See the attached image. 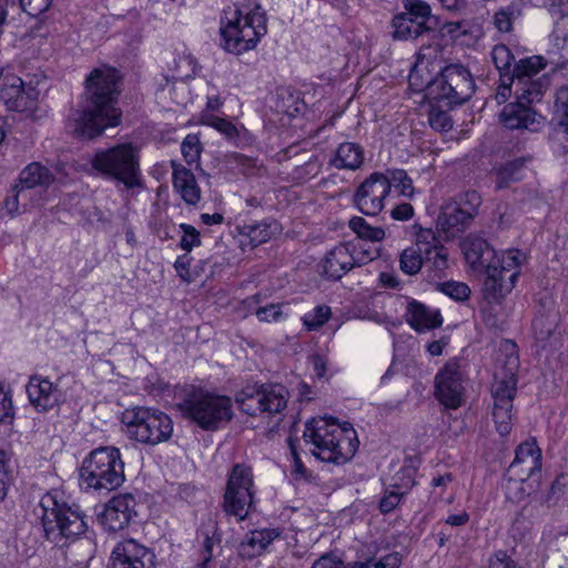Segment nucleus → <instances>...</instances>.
I'll list each match as a JSON object with an SVG mask.
<instances>
[{
    "label": "nucleus",
    "instance_id": "47",
    "mask_svg": "<svg viewBox=\"0 0 568 568\" xmlns=\"http://www.w3.org/2000/svg\"><path fill=\"white\" fill-rule=\"evenodd\" d=\"M180 229L183 231L180 242L182 250L190 252L193 247L201 245L200 232L194 226L182 223Z\"/></svg>",
    "mask_w": 568,
    "mask_h": 568
},
{
    "label": "nucleus",
    "instance_id": "3",
    "mask_svg": "<svg viewBox=\"0 0 568 568\" xmlns=\"http://www.w3.org/2000/svg\"><path fill=\"white\" fill-rule=\"evenodd\" d=\"M266 32L265 12L256 3L236 8L226 24L221 28L224 49L234 54L254 49Z\"/></svg>",
    "mask_w": 568,
    "mask_h": 568
},
{
    "label": "nucleus",
    "instance_id": "56",
    "mask_svg": "<svg viewBox=\"0 0 568 568\" xmlns=\"http://www.w3.org/2000/svg\"><path fill=\"white\" fill-rule=\"evenodd\" d=\"M343 561L333 554H325L313 564L312 568H342Z\"/></svg>",
    "mask_w": 568,
    "mask_h": 568
},
{
    "label": "nucleus",
    "instance_id": "10",
    "mask_svg": "<svg viewBox=\"0 0 568 568\" xmlns=\"http://www.w3.org/2000/svg\"><path fill=\"white\" fill-rule=\"evenodd\" d=\"M481 196L475 190L465 191L449 199L440 206L436 227L445 240L454 239L465 232L478 214Z\"/></svg>",
    "mask_w": 568,
    "mask_h": 568
},
{
    "label": "nucleus",
    "instance_id": "58",
    "mask_svg": "<svg viewBox=\"0 0 568 568\" xmlns=\"http://www.w3.org/2000/svg\"><path fill=\"white\" fill-rule=\"evenodd\" d=\"M495 27L501 32H508L511 29V14L505 10L498 11L494 17Z\"/></svg>",
    "mask_w": 568,
    "mask_h": 568
},
{
    "label": "nucleus",
    "instance_id": "21",
    "mask_svg": "<svg viewBox=\"0 0 568 568\" xmlns=\"http://www.w3.org/2000/svg\"><path fill=\"white\" fill-rule=\"evenodd\" d=\"M32 90L23 89L21 78L12 73H2L0 75V102L10 111L23 112L34 106L31 98Z\"/></svg>",
    "mask_w": 568,
    "mask_h": 568
},
{
    "label": "nucleus",
    "instance_id": "41",
    "mask_svg": "<svg viewBox=\"0 0 568 568\" xmlns=\"http://www.w3.org/2000/svg\"><path fill=\"white\" fill-rule=\"evenodd\" d=\"M181 151L187 164L196 163L202 151L201 142L197 135L187 134L182 141Z\"/></svg>",
    "mask_w": 568,
    "mask_h": 568
},
{
    "label": "nucleus",
    "instance_id": "24",
    "mask_svg": "<svg viewBox=\"0 0 568 568\" xmlns=\"http://www.w3.org/2000/svg\"><path fill=\"white\" fill-rule=\"evenodd\" d=\"M173 186L180 193L183 201L190 205H196L201 200V190L191 170L171 162Z\"/></svg>",
    "mask_w": 568,
    "mask_h": 568
},
{
    "label": "nucleus",
    "instance_id": "64",
    "mask_svg": "<svg viewBox=\"0 0 568 568\" xmlns=\"http://www.w3.org/2000/svg\"><path fill=\"white\" fill-rule=\"evenodd\" d=\"M497 215V223L500 227H507L514 221V214L507 205H498Z\"/></svg>",
    "mask_w": 568,
    "mask_h": 568
},
{
    "label": "nucleus",
    "instance_id": "6",
    "mask_svg": "<svg viewBox=\"0 0 568 568\" xmlns=\"http://www.w3.org/2000/svg\"><path fill=\"white\" fill-rule=\"evenodd\" d=\"M91 165L102 175L123 183L126 189L142 186L139 151L131 143L98 151Z\"/></svg>",
    "mask_w": 568,
    "mask_h": 568
},
{
    "label": "nucleus",
    "instance_id": "40",
    "mask_svg": "<svg viewBox=\"0 0 568 568\" xmlns=\"http://www.w3.org/2000/svg\"><path fill=\"white\" fill-rule=\"evenodd\" d=\"M550 142L555 151L568 152V121H552Z\"/></svg>",
    "mask_w": 568,
    "mask_h": 568
},
{
    "label": "nucleus",
    "instance_id": "33",
    "mask_svg": "<svg viewBox=\"0 0 568 568\" xmlns=\"http://www.w3.org/2000/svg\"><path fill=\"white\" fill-rule=\"evenodd\" d=\"M521 464H526L529 469L541 468V452L536 442H525L517 447L509 471H516Z\"/></svg>",
    "mask_w": 568,
    "mask_h": 568
},
{
    "label": "nucleus",
    "instance_id": "22",
    "mask_svg": "<svg viewBox=\"0 0 568 568\" xmlns=\"http://www.w3.org/2000/svg\"><path fill=\"white\" fill-rule=\"evenodd\" d=\"M281 535L277 528L255 529L247 532L239 545V555L245 559L261 556Z\"/></svg>",
    "mask_w": 568,
    "mask_h": 568
},
{
    "label": "nucleus",
    "instance_id": "8",
    "mask_svg": "<svg viewBox=\"0 0 568 568\" xmlns=\"http://www.w3.org/2000/svg\"><path fill=\"white\" fill-rule=\"evenodd\" d=\"M122 423L130 438L151 446L169 440L173 433L172 419L163 412L148 407L126 409Z\"/></svg>",
    "mask_w": 568,
    "mask_h": 568
},
{
    "label": "nucleus",
    "instance_id": "2",
    "mask_svg": "<svg viewBox=\"0 0 568 568\" xmlns=\"http://www.w3.org/2000/svg\"><path fill=\"white\" fill-rule=\"evenodd\" d=\"M303 437L313 444L311 452L316 458L334 464L352 459L359 444L349 423L338 424L332 417L312 418L305 425Z\"/></svg>",
    "mask_w": 568,
    "mask_h": 568
},
{
    "label": "nucleus",
    "instance_id": "37",
    "mask_svg": "<svg viewBox=\"0 0 568 568\" xmlns=\"http://www.w3.org/2000/svg\"><path fill=\"white\" fill-rule=\"evenodd\" d=\"M172 70L173 80H184L193 78L197 71V62L191 54H179L174 59V67Z\"/></svg>",
    "mask_w": 568,
    "mask_h": 568
},
{
    "label": "nucleus",
    "instance_id": "23",
    "mask_svg": "<svg viewBox=\"0 0 568 568\" xmlns=\"http://www.w3.org/2000/svg\"><path fill=\"white\" fill-rule=\"evenodd\" d=\"M30 403L39 410L47 412L53 408L59 400L58 389L47 379L38 376L30 378L27 385Z\"/></svg>",
    "mask_w": 568,
    "mask_h": 568
},
{
    "label": "nucleus",
    "instance_id": "46",
    "mask_svg": "<svg viewBox=\"0 0 568 568\" xmlns=\"http://www.w3.org/2000/svg\"><path fill=\"white\" fill-rule=\"evenodd\" d=\"M438 288L444 294L448 295L449 297L456 300V301H464L468 298L470 294L469 287L462 282H445L438 284Z\"/></svg>",
    "mask_w": 568,
    "mask_h": 568
},
{
    "label": "nucleus",
    "instance_id": "27",
    "mask_svg": "<svg viewBox=\"0 0 568 568\" xmlns=\"http://www.w3.org/2000/svg\"><path fill=\"white\" fill-rule=\"evenodd\" d=\"M511 85L515 88L517 100L530 104L542 99L550 85V79L547 74L537 78H521L514 80Z\"/></svg>",
    "mask_w": 568,
    "mask_h": 568
},
{
    "label": "nucleus",
    "instance_id": "14",
    "mask_svg": "<svg viewBox=\"0 0 568 568\" xmlns=\"http://www.w3.org/2000/svg\"><path fill=\"white\" fill-rule=\"evenodd\" d=\"M388 195L389 182L386 175L374 172L357 187L354 194V203L365 215L375 216L384 209V201Z\"/></svg>",
    "mask_w": 568,
    "mask_h": 568
},
{
    "label": "nucleus",
    "instance_id": "53",
    "mask_svg": "<svg viewBox=\"0 0 568 568\" xmlns=\"http://www.w3.org/2000/svg\"><path fill=\"white\" fill-rule=\"evenodd\" d=\"M257 318L262 322H277L283 317L281 306L277 304H271L264 307H258L255 312Z\"/></svg>",
    "mask_w": 568,
    "mask_h": 568
},
{
    "label": "nucleus",
    "instance_id": "54",
    "mask_svg": "<svg viewBox=\"0 0 568 568\" xmlns=\"http://www.w3.org/2000/svg\"><path fill=\"white\" fill-rule=\"evenodd\" d=\"M404 495L405 493H399L395 490L387 493L379 501V510L383 514L390 513L398 506Z\"/></svg>",
    "mask_w": 568,
    "mask_h": 568
},
{
    "label": "nucleus",
    "instance_id": "32",
    "mask_svg": "<svg viewBox=\"0 0 568 568\" xmlns=\"http://www.w3.org/2000/svg\"><path fill=\"white\" fill-rule=\"evenodd\" d=\"M526 162V158H518L496 169V189H507L511 183L520 181L525 175Z\"/></svg>",
    "mask_w": 568,
    "mask_h": 568
},
{
    "label": "nucleus",
    "instance_id": "49",
    "mask_svg": "<svg viewBox=\"0 0 568 568\" xmlns=\"http://www.w3.org/2000/svg\"><path fill=\"white\" fill-rule=\"evenodd\" d=\"M428 122L437 131H448L453 125L448 113L435 106H432L429 111Z\"/></svg>",
    "mask_w": 568,
    "mask_h": 568
},
{
    "label": "nucleus",
    "instance_id": "62",
    "mask_svg": "<svg viewBox=\"0 0 568 568\" xmlns=\"http://www.w3.org/2000/svg\"><path fill=\"white\" fill-rule=\"evenodd\" d=\"M19 13L17 0H0V28L7 20L9 13Z\"/></svg>",
    "mask_w": 568,
    "mask_h": 568
},
{
    "label": "nucleus",
    "instance_id": "13",
    "mask_svg": "<svg viewBox=\"0 0 568 568\" xmlns=\"http://www.w3.org/2000/svg\"><path fill=\"white\" fill-rule=\"evenodd\" d=\"M523 260L524 255L518 250H508L495 263L488 264L484 281L486 298L497 301L514 288Z\"/></svg>",
    "mask_w": 568,
    "mask_h": 568
},
{
    "label": "nucleus",
    "instance_id": "1",
    "mask_svg": "<svg viewBox=\"0 0 568 568\" xmlns=\"http://www.w3.org/2000/svg\"><path fill=\"white\" fill-rule=\"evenodd\" d=\"M119 73L114 68L103 67L91 71L85 80V101L82 110L70 115L68 128L79 138L94 139L106 128L119 125L122 112L115 108Z\"/></svg>",
    "mask_w": 568,
    "mask_h": 568
},
{
    "label": "nucleus",
    "instance_id": "57",
    "mask_svg": "<svg viewBox=\"0 0 568 568\" xmlns=\"http://www.w3.org/2000/svg\"><path fill=\"white\" fill-rule=\"evenodd\" d=\"M400 557L398 554H389L382 559L374 561L371 560V568H399Z\"/></svg>",
    "mask_w": 568,
    "mask_h": 568
},
{
    "label": "nucleus",
    "instance_id": "12",
    "mask_svg": "<svg viewBox=\"0 0 568 568\" xmlns=\"http://www.w3.org/2000/svg\"><path fill=\"white\" fill-rule=\"evenodd\" d=\"M288 392L281 384H270L244 388L236 397L242 412L250 416L278 414L287 405Z\"/></svg>",
    "mask_w": 568,
    "mask_h": 568
},
{
    "label": "nucleus",
    "instance_id": "63",
    "mask_svg": "<svg viewBox=\"0 0 568 568\" xmlns=\"http://www.w3.org/2000/svg\"><path fill=\"white\" fill-rule=\"evenodd\" d=\"M489 568H519L505 552H498L490 559Z\"/></svg>",
    "mask_w": 568,
    "mask_h": 568
},
{
    "label": "nucleus",
    "instance_id": "61",
    "mask_svg": "<svg viewBox=\"0 0 568 568\" xmlns=\"http://www.w3.org/2000/svg\"><path fill=\"white\" fill-rule=\"evenodd\" d=\"M390 215L394 220L407 221L414 215V209L409 203H402L392 210Z\"/></svg>",
    "mask_w": 568,
    "mask_h": 568
},
{
    "label": "nucleus",
    "instance_id": "19",
    "mask_svg": "<svg viewBox=\"0 0 568 568\" xmlns=\"http://www.w3.org/2000/svg\"><path fill=\"white\" fill-rule=\"evenodd\" d=\"M499 118L500 122L510 130L537 132L545 124V118L521 101L506 104Z\"/></svg>",
    "mask_w": 568,
    "mask_h": 568
},
{
    "label": "nucleus",
    "instance_id": "30",
    "mask_svg": "<svg viewBox=\"0 0 568 568\" xmlns=\"http://www.w3.org/2000/svg\"><path fill=\"white\" fill-rule=\"evenodd\" d=\"M364 162L363 148L353 142H344L339 144L335 152V156L331 160V164L339 170H357Z\"/></svg>",
    "mask_w": 568,
    "mask_h": 568
},
{
    "label": "nucleus",
    "instance_id": "31",
    "mask_svg": "<svg viewBox=\"0 0 568 568\" xmlns=\"http://www.w3.org/2000/svg\"><path fill=\"white\" fill-rule=\"evenodd\" d=\"M54 181L52 172L40 164L39 162H32L27 165L19 175V183L23 190L33 189L36 186H49Z\"/></svg>",
    "mask_w": 568,
    "mask_h": 568
},
{
    "label": "nucleus",
    "instance_id": "28",
    "mask_svg": "<svg viewBox=\"0 0 568 568\" xmlns=\"http://www.w3.org/2000/svg\"><path fill=\"white\" fill-rule=\"evenodd\" d=\"M406 321L417 332L439 327L443 323L439 311L430 310L416 301L408 304Z\"/></svg>",
    "mask_w": 568,
    "mask_h": 568
},
{
    "label": "nucleus",
    "instance_id": "26",
    "mask_svg": "<svg viewBox=\"0 0 568 568\" xmlns=\"http://www.w3.org/2000/svg\"><path fill=\"white\" fill-rule=\"evenodd\" d=\"M466 261L473 267H485L488 273V264L495 258V252L488 242L481 237L469 235L462 244Z\"/></svg>",
    "mask_w": 568,
    "mask_h": 568
},
{
    "label": "nucleus",
    "instance_id": "16",
    "mask_svg": "<svg viewBox=\"0 0 568 568\" xmlns=\"http://www.w3.org/2000/svg\"><path fill=\"white\" fill-rule=\"evenodd\" d=\"M154 552L134 539L116 544L111 554L110 568H154Z\"/></svg>",
    "mask_w": 568,
    "mask_h": 568
},
{
    "label": "nucleus",
    "instance_id": "52",
    "mask_svg": "<svg viewBox=\"0 0 568 568\" xmlns=\"http://www.w3.org/2000/svg\"><path fill=\"white\" fill-rule=\"evenodd\" d=\"M246 229L247 235L255 245L265 243L271 237V231L266 224L247 225Z\"/></svg>",
    "mask_w": 568,
    "mask_h": 568
},
{
    "label": "nucleus",
    "instance_id": "29",
    "mask_svg": "<svg viewBox=\"0 0 568 568\" xmlns=\"http://www.w3.org/2000/svg\"><path fill=\"white\" fill-rule=\"evenodd\" d=\"M392 28L393 39L399 41L415 40L433 30L430 26H425L424 22L414 21L412 17L402 12L394 16L392 20Z\"/></svg>",
    "mask_w": 568,
    "mask_h": 568
},
{
    "label": "nucleus",
    "instance_id": "38",
    "mask_svg": "<svg viewBox=\"0 0 568 568\" xmlns=\"http://www.w3.org/2000/svg\"><path fill=\"white\" fill-rule=\"evenodd\" d=\"M404 14L412 17L414 21L424 22L428 26L432 18V8L424 0H402Z\"/></svg>",
    "mask_w": 568,
    "mask_h": 568
},
{
    "label": "nucleus",
    "instance_id": "34",
    "mask_svg": "<svg viewBox=\"0 0 568 568\" xmlns=\"http://www.w3.org/2000/svg\"><path fill=\"white\" fill-rule=\"evenodd\" d=\"M546 67L541 57H531L520 60L514 68L513 75L509 78L511 83L514 80L521 78H537L538 73Z\"/></svg>",
    "mask_w": 568,
    "mask_h": 568
},
{
    "label": "nucleus",
    "instance_id": "44",
    "mask_svg": "<svg viewBox=\"0 0 568 568\" xmlns=\"http://www.w3.org/2000/svg\"><path fill=\"white\" fill-rule=\"evenodd\" d=\"M552 121H568V85L556 91Z\"/></svg>",
    "mask_w": 568,
    "mask_h": 568
},
{
    "label": "nucleus",
    "instance_id": "25",
    "mask_svg": "<svg viewBox=\"0 0 568 568\" xmlns=\"http://www.w3.org/2000/svg\"><path fill=\"white\" fill-rule=\"evenodd\" d=\"M254 489H225L223 509L226 515L244 520L254 509Z\"/></svg>",
    "mask_w": 568,
    "mask_h": 568
},
{
    "label": "nucleus",
    "instance_id": "7",
    "mask_svg": "<svg viewBox=\"0 0 568 568\" xmlns=\"http://www.w3.org/2000/svg\"><path fill=\"white\" fill-rule=\"evenodd\" d=\"M518 355L510 352L494 374L491 396L494 398L493 417L496 429L501 436L511 430L513 400L517 392Z\"/></svg>",
    "mask_w": 568,
    "mask_h": 568
},
{
    "label": "nucleus",
    "instance_id": "60",
    "mask_svg": "<svg viewBox=\"0 0 568 568\" xmlns=\"http://www.w3.org/2000/svg\"><path fill=\"white\" fill-rule=\"evenodd\" d=\"M22 192L23 189L20 185L16 184L13 186V194L8 196L4 201V206L8 213L14 214L19 212V199Z\"/></svg>",
    "mask_w": 568,
    "mask_h": 568
},
{
    "label": "nucleus",
    "instance_id": "48",
    "mask_svg": "<svg viewBox=\"0 0 568 568\" xmlns=\"http://www.w3.org/2000/svg\"><path fill=\"white\" fill-rule=\"evenodd\" d=\"M229 163L234 164L243 174H255L258 170V164L255 159L241 153H232L229 155Z\"/></svg>",
    "mask_w": 568,
    "mask_h": 568
},
{
    "label": "nucleus",
    "instance_id": "51",
    "mask_svg": "<svg viewBox=\"0 0 568 568\" xmlns=\"http://www.w3.org/2000/svg\"><path fill=\"white\" fill-rule=\"evenodd\" d=\"M206 123L216 129L221 134L227 139H234L239 136L237 128L226 119L211 115Z\"/></svg>",
    "mask_w": 568,
    "mask_h": 568
},
{
    "label": "nucleus",
    "instance_id": "39",
    "mask_svg": "<svg viewBox=\"0 0 568 568\" xmlns=\"http://www.w3.org/2000/svg\"><path fill=\"white\" fill-rule=\"evenodd\" d=\"M384 174L389 182V191L392 190V186H394L398 189L400 194L404 196L413 195V182L404 170H392Z\"/></svg>",
    "mask_w": 568,
    "mask_h": 568
},
{
    "label": "nucleus",
    "instance_id": "59",
    "mask_svg": "<svg viewBox=\"0 0 568 568\" xmlns=\"http://www.w3.org/2000/svg\"><path fill=\"white\" fill-rule=\"evenodd\" d=\"M468 23L466 21H454V22H447L444 26V29L448 34L455 38H459L462 36H466L469 30L467 28Z\"/></svg>",
    "mask_w": 568,
    "mask_h": 568
},
{
    "label": "nucleus",
    "instance_id": "50",
    "mask_svg": "<svg viewBox=\"0 0 568 568\" xmlns=\"http://www.w3.org/2000/svg\"><path fill=\"white\" fill-rule=\"evenodd\" d=\"M51 0H17L19 11L31 17H38L50 7Z\"/></svg>",
    "mask_w": 568,
    "mask_h": 568
},
{
    "label": "nucleus",
    "instance_id": "45",
    "mask_svg": "<svg viewBox=\"0 0 568 568\" xmlns=\"http://www.w3.org/2000/svg\"><path fill=\"white\" fill-rule=\"evenodd\" d=\"M436 246L433 248L430 255L425 256L426 262L432 264L435 272L443 273L448 266V254L446 248L440 244L438 236L436 235Z\"/></svg>",
    "mask_w": 568,
    "mask_h": 568
},
{
    "label": "nucleus",
    "instance_id": "20",
    "mask_svg": "<svg viewBox=\"0 0 568 568\" xmlns=\"http://www.w3.org/2000/svg\"><path fill=\"white\" fill-rule=\"evenodd\" d=\"M372 261L371 256L358 257L352 251L351 243H343L332 248L325 256L324 273L333 280H339L354 266H362Z\"/></svg>",
    "mask_w": 568,
    "mask_h": 568
},
{
    "label": "nucleus",
    "instance_id": "36",
    "mask_svg": "<svg viewBox=\"0 0 568 568\" xmlns=\"http://www.w3.org/2000/svg\"><path fill=\"white\" fill-rule=\"evenodd\" d=\"M348 225L363 240L379 242L385 237V231L382 227L372 226L361 216L351 219Z\"/></svg>",
    "mask_w": 568,
    "mask_h": 568
},
{
    "label": "nucleus",
    "instance_id": "18",
    "mask_svg": "<svg viewBox=\"0 0 568 568\" xmlns=\"http://www.w3.org/2000/svg\"><path fill=\"white\" fill-rule=\"evenodd\" d=\"M436 233L432 229H422L416 234V241L399 255V268L407 275H416L436 246Z\"/></svg>",
    "mask_w": 568,
    "mask_h": 568
},
{
    "label": "nucleus",
    "instance_id": "4",
    "mask_svg": "<svg viewBox=\"0 0 568 568\" xmlns=\"http://www.w3.org/2000/svg\"><path fill=\"white\" fill-rule=\"evenodd\" d=\"M40 504L44 535L50 542L63 547L85 532L87 523L79 506L59 501L52 494L44 495Z\"/></svg>",
    "mask_w": 568,
    "mask_h": 568
},
{
    "label": "nucleus",
    "instance_id": "15",
    "mask_svg": "<svg viewBox=\"0 0 568 568\" xmlns=\"http://www.w3.org/2000/svg\"><path fill=\"white\" fill-rule=\"evenodd\" d=\"M435 394L447 408L456 409L464 400L463 374L457 361H449L435 377Z\"/></svg>",
    "mask_w": 568,
    "mask_h": 568
},
{
    "label": "nucleus",
    "instance_id": "35",
    "mask_svg": "<svg viewBox=\"0 0 568 568\" xmlns=\"http://www.w3.org/2000/svg\"><path fill=\"white\" fill-rule=\"evenodd\" d=\"M226 489H254L252 469L236 464L229 476Z\"/></svg>",
    "mask_w": 568,
    "mask_h": 568
},
{
    "label": "nucleus",
    "instance_id": "17",
    "mask_svg": "<svg viewBox=\"0 0 568 568\" xmlns=\"http://www.w3.org/2000/svg\"><path fill=\"white\" fill-rule=\"evenodd\" d=\"M136 500L132 494H119L113 496L104 506L99 519L109 531L115 532L128 527L136 515Z\"/></svg>",
    "mask_w": 568,
    "mask_h": 568
},
{
    "label": "nucleus",
    "instance_id": "9",
    "mask_svg": "<svg viewBox=\"0 0 568 568\" xmlns=\"http://www.w3.org/2000/svg\"><path fill=\"white\" fill-rule=\"evenodd\" d=\"M475 92V81L462 64H449L427 87L428 97L439 108H453L468 101Z\"/></svg>",
    "mask_w": 568,
    "mask_h": 568
},
{
    "label": "nucleus",
    "instance_id": "5",
    "mask_svg": "<svg viewBox=\"0 0 568 568\" xmlns=\"http://www.w3.org/2000/svg\"><path fill=\"white\" fill-rule=\"evenodd\" d=\"M124 481V463L120 450L112 446L99 447L83 460L80 485L87 489L113 490Z\"/></svg>",
    "mask_w": 568,
    "mask_h": 568
},
{
    "label": "nucleus",
    "instance_id": "42",
    "mask_svg": "<svg viewBox=\"0 0 568 568\" xmlns=\"http://www.w3.org/2000/svg\"><path fill=\"white\" fill-rule=\"evenodd\" d=\"M331 316V308L326 305L315 307L303 316V323L308 329H317L323 326Z\"/></svg>",
    "mask_w": 568,
    "mask_h": 568
},
{
    "label": "nucleus",
    "instance_id": "55",
    "mask_svg": "<svg viewBox=\"0 0 568 568\" xmlns=\"http://www.w3.org/2000/svg\"><path fill=\"white\" fill-rule=\"evenodd\" d=\"M13 416V407L10 395L0 388V423H6Z\"/></svg>",
    "mask_w": 568,
    "mask_h": 568
},
{
    "label": "nucleus",
    "instance_id": "43",
    "mask_svg": "<svg viewBox=\"0 0 568 568\" xmlns=\"http://www.w3.org/2000/svg\"><path fill=\"white\" fill-rule=\"evenodd\" d=\"M490 55L496 69L499 72L509 71L514 61V55L508 47L505 44H497L493 48Z\"/></svg>",
    "mask_w": 568,
    "mask_h": 568
},
{
    "label": "nucleus",
    "instance_id": "11",
    "mask_svg": "<svg viewBox=\"0 0 568 568\" xmlns=\"http://www.w3.org/2000/svg\"><path fill=\"white\" fill-rule=\"evenodd\" d=\"M178 407L199 426L214 430L232 417V403L226 396L213 395L202 390L192 392Z\"/></svg>",
    "mask_w": 568,
    "mask_h": 568
}]
</instances>
